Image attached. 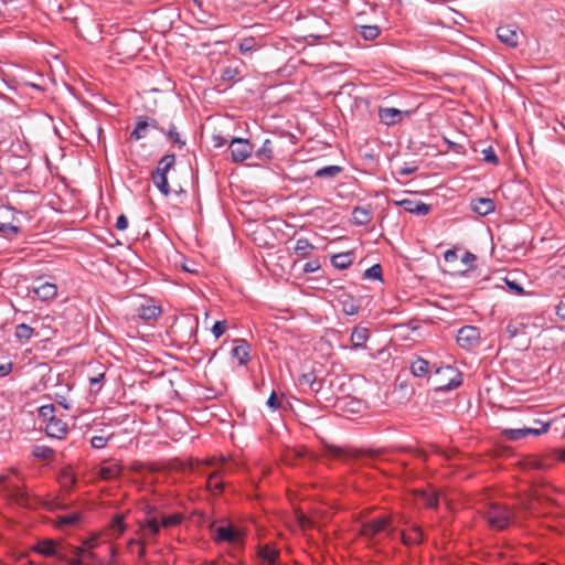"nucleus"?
I'll return each instance as SVG.
<instances>
[{"mask_svg":"<svg viewBox=\"0 0 565 565\" xmlns=\"http://www.w3.org/2000/svg\"><path fill=\"white\" fill-rule=\"evenodd\" d=\"M402 543L406 546L418 545L423 543L424 535L422 529L417 525H413L409 532L401 533Z\"/></svg>","mask_w":565,"mask_h":565,"instance_id":"aec40b11","label":"nucleus"},{"mask_svg":"<svg viewBox=\"0 0 565 565\" xmlns=\"http://www.w3.org/2000/svg\"><path fill=\"white\" fill-rule=\"evenodd\" d=\"M257 555L263 565H279L280 552L270 544L258 546Z\"/></svg>","mask_w":565,"mask_h":565,"instance_id":"ddd939ff","label":"nucleus"},{"mask_svg":"<svg viewBox=\"0 0 565 565\" xmlns=\"http://www.w3.org/2000/svg\"><path fill=\"white\" fill-rule=\"evenodd\" d=\"M111 530L114 533H117L118 535L122 534L126 530V524L124 520V515L116 514L111 521Z\"/></svg>","mask_w":565,"mask_h":565,"instance_id":"a19ab883","label":"nucleus"},{"mask_svg":"<svg viewBox=\"0 0 565 565\" xmlns=\"http://www.w3.org/2000/svg\"><path fill=\"white\" fill-rule=\"evenodd\" d=\"M395 203L402 206L406 212L415 215H426L431 210V206L429 204L411 199H404L401 201H396Z\"/></svg>","mask_w":565,"mask_h":565,"instance_id":"4468645a","label":"nucleus"},{"mask_svg":"<svg viewBox=\"0 0 565 565\" xmlns=\"http://www.w3.org/2000/svg\"><path fill=\"white\" fill-rule=\"evenodd\" d=\"M182 520H183L182 514L174 513V514H171L168 516H163L160 521V525H161V527H171V526L179 525L182 522Z\"/></svg>","mask_w":565,"mask_h":565,"instance_id":"e433bc0d","label":"nucleus"},{"mask_svg":"<svg viewBox=\"0 0 565 565\" xmlns=\"http://www.w3.org/2000/svg\"><path fill=\"white\" fill-rule=\"evenodd\" d=\"M79 521V515L77 513H72L67 515H63L60 518L58 523L61 525H75Z\"/></svg>","mask_w":565,"mask_h":565,"instance_id":"8fccbe9b","label":"nucleus"},{"mask_svg":"<svg viewBox=\"0 0 565 565\" xmlns=\"http://www.w3.org/2000/svg\"><path fill=\"white\" fill-rule=\"evenodd\" d=\"M353 263L352 253H339L332 256L331 264L338 269H347Z\"/></svg>","mask_w":565,"mask_h":565,"instance_id":"c756f323","label":"nucleus"},{"mask_svg":"<svg viewBox=\"0 0 565 565\" xmlns=\"http://www.w3.org/2000/svg\"><path fill=\"white\" fill-rule=\"evenodd\" d=\"M227 329L226 320L216 321L212 327V333L217 339L225 333Z\"/></svg>","mask_w":565,"mask_h":565,"instance_id":"09e8293b","label":"nucleus"},{"mask_svg":"<svg viewBox=\"0 0 565 565\" xmlns=\"http://www.w3.org/2000/svg\"><path fill=\"white\" fill-rule=\"evenodd\" d=\"M353 223L355 225H366L372 221V211L367 207L356 206L352 212Z\"/></svg>","mask_w":565,"mask_h":565,"instance_id":"393cba45","label":"nucleus"},{"mask_svg":"<svg viewBox=\"0 0 565 565\" xmlns=\"http://www.w3.org/2000/svg\"><path fill=\"white\" fill-rule=\"evenodd\" d=\"M480 331L473 326H463L457 333V342L463 349H472L478 345Z\"/></svg>","mask_w":565,"mask_h":565,"instance_id":"1a4fd4ad","label":"nucleus"},{"mask_svg":"<svg viewBox=\"0 0 565 565\" xmlns=\"http://www.w3.org/2000/svg\"><path fill=\"white\" fill-rule=\"evenodd\" d=\"M239 51L242 54H246L256 50L255 38H245L243 42L239 43Z\"/></svg>","mask_w":565,"mask_h":565,"instance_id":"49530a36","label":"nucleus"},{"mask_svg":"<svg viewBox=\"0 0 565 565\" xmlns=\"http://www.w3.org/2000/svg\"><path fill=\"white\" fill-rule=\"evenodd\" d=\"M534 424H540V427H523V428H508L502 431L508 440H520L527 436H541L548 431L551 423H544L541 419H534Z\"/></svg>","mask_w":565,"mask_h":565,"instance_id":"423d86ee","label":"nucleus"},{"mask_svg":"<svg viewBox=\"0 0 565 565\" xmlns=\"http://www.w3.org/2000/svg\"><path fill=\"white\" fill-rule=\"evenodd\" d=\"M482 154H483V161L486 163H490V164H493V166H497L499 163V158L495 154V151H494V149L491 146H489L486 149H483L482 150Z\"/></svg>","mask_w":565,"mask_h":565,"instance_id":"79ce46f5","label":"nucleus"},{"mask_svg":"<svg viewBox=\"0 0 565 565\" xmlns=\"http://www.w3.org/2000/svg\"><path fill=\"white\" fill-rule=\"evenodd\" d=\"M429 371V363L425 359L417 358L411 364V372L414 376L422 377Z\"/></svg>","mask_w":565,"mask_h":565,"instance_id":"473e14b6","label":"nucleus"},{"mask_svg":"<svg viewBox=\"0 0 565 565\" xmlns=\"http://www.w3.org/2000/svg\"><path fill=\"white\" fill-rule=\"evenodd\" d=\"M138 317L145 321L156 320L162 312L161 307L153 305V303H147L141 305L138 310Z\"/></svg>","mask_w":565,"mask_h":565,"instance_id":"412c9836","label":"nucleus"},{"mask_svg":"<svg viewBox=\"0 0 565 565\" xmlns=\"http://www.w3.org/2000/svg\"><path fill=\"white\" fill-rule=\"evenodd\" d=\"M362 35H380L381 29L377 25H363Z\"/></svg>","mask_w":565,"mask_h":565,"instance_id":"5fc2aeb1","label":"nucleus"},{"mask_svg":"<svg viewBox=\"0 0 565 565\" xmlns=\"http://www.w3.org/2000/svg\"><path fill=\"white\" fill-rule=\"evenodd\" d=\"M444 140L448 145L449 149H452L457 153L460 152V149L462 148V146H460L459 143L452 142V141L446 139V138H444Z\"/></svg>","mask_w":565,"mask_h":565,"instance_id":"338daca9","label":"nucleus"},{"mask_svg":"<svg viewBox=\"0 0 565 565\" xmlns=\"http://www.w3.org/2000/svg\"><path fill=\"white\" fill-rule=\"evenodd\" d=\"M505 281L510 290L514 291L516 295H523L524 290L518 282L509 280Z\"/></svg>","mask_w":565,"mask_h":565,"instance_id":"e2e57ef3","label":"nucleus"},{"mask_svg":"<svg viewBox=\"0 0 565 565\" xmlns=\"http://www.w3.org/2000/svg\"><path fill=\"white\" fill-rule=\"evenodd\" d=\"M148 128V116H138L136 118L135 128L130 132V139L140 140L147 137Z\"/></svg>","mask_w":565,"mask_h":565,"instance_id":"4be33fe9","label":"nucleus"},{"mask_svg":"<svg viewBox=\"0 0 565 565\" xmlns=\"http://www.w3.org/2000/svg\"><path fill=\"white\" fill-rule=\"evenodd\" d=\"M298 383L300 386L309 387L312 392H319L321 390V383L317 382L315 372L301 374L298 379Z\"/></svg>","mask_w":565,"mask_h":565,"instance_id":"c85d7f7f","label":"nucleus"},{"mask_svg":"<svg viewBox=\"0 0 565 565\" xmlns=\"http://www.w3.org/2000/svg\"><path fill=\"white\" fill-rule=\"evenodd\" d=\"M477 259L476 255L472 254L471 252H465L462 257H461V262L466 265V266H472V263Z\"/></svg>","mask_w":565,"mask_h":565,"instance_id":"4d7b16f0","label":"nucleus"},{"mask_svg":"<svg viewBox=\"0 0 565 565\" xmlns=\"http://www.w3.org/2000/svg\"><path fill=\"white\" fill-rule=\"evenodd\" d=\"M320 262L319 259H313L308 263H306L302 267V271L306 274L315 273L320 269Z\"/></svg>","mask_w":565,"mask_h":565,"instance_id":"864d4df0","label":"nucleus"},{"mask_svg":"<svg viewBox=\"0 0 565 565\" xmlns=\"http://www.w3.org/2000/svg\"><path fill=\"white\" fill-rule=\"evenodd\" d=\"M128 226V220L126 217V215L124 214H120L118 217H117V221H116V224H115V227L118 230V231H125Z\"/></svg>","mask_w":565,"mask_h":565,"instance_id":"6e6d98bb","label":"nucleus"},{"mask_svg":"<svg viewBox=\"0 0 565 565\" xmlns=\"http://www.w3.org/2000/svg\"><path fill=\"white\" fill-rule=\"evenodd\" d=\"M328 450L330 455L334 458H342L347 454V451L343 448L337 446H330Z\"/></svg>","mask_w":565,"mask_h":565,"instance_id":"13d9d810","label":"nucleus"},{"mask_svg":"<svg viewBox=\"0 0 565 565\" xmlns=\"http://www.w3.org/2000/svg\"><path fill=\"white\" fill-rule=\"evenodd\" d=\"M175 164V154L168 153L164 154L158 162L156 170L151 173V180L158 190L163 195L170 194V185L168 182L167 173L174 167Z\"/></svg>","mask_w":565,"mask_h":565,"instance_id":"20e7f679","label":"nucleus"},{"mask_svg":"<svg viewBox=\"0 0 565 565\" xmlns=\"http://www.w3.org/2000/svg\"><path fill=\"white\" fill-rule=\"evenodd\" d=\"M483 516L492 529L501 531L510 525L513 518V512L507 505L500 503H490L486 508Z\"/></svg>","mask_w":565,"mask_h":565,"instance_id":"7ed1b4c3","label":"nucleus"},{"mask_svg":"<svg viewBox=\"0 0 565 565\" xmlns=\"http://www.w3.org/2000/svg\"><path fill=\"white\" fill-rule=\"evenodd\" d=\"M67 433V424L57 417L46 423L45 434L51 438L63 439Z\"/></svg>","mask_w":565,"mask_h":565,"instance_id":"dca6fc26","label":"nucleus"},{"mask_svg":"<svg viewBox=\"0 0 565 565\" xmlns=\"http://www.w3.org/2000/svg\"><path fill=\"white\" fill-rule=\"evenodd\" d=\"M32 455L36 459L51 460L53 459L54 450L49 446L35 445L32 449Z\"/></svg>","mask_w":565,"mask_h":565,"instance_id":"72a5a7b5","label":"nucleus"},{"mask_svg":"<svg viewBox=\"0 0 565 565\" xmlns=\"http://www.w3.org/2000/svg\"><path fill=\"white\" fill-rule=\"evenodd\" d=\"M364 278L373 279V280H382L383 279V271L380 264H375L367 268L364 274Z\"/></svg>","mask_w":565,"mask_h":565,"instance_id":"4c0bfd02","label":"nucleus"},{"mask_svg":"<svg viewBox=\"0 0 565 565\" xmlns=\"http://www.w3.org/2000/svg\"><path fill=\"white\" fill-rule=\"evenodd\" d=\"M1 232H12L17 234L19 232V227L12 224H0Z\"/></svg>","mask_w":565,"mask_h":565,"instance_id":"69168bd1","label":"nucleus"},{"mask_svg":"<svg viewBox=\"0 0 565 565\" xmlns=\"http://www.w3.org/2000/svg\"><path fill=\"white\" fill-rule=\"evenodd\" d=\"M520 31L519 26L516 24H508L505 26H499L497 29V35H507L508 32L509 35L514 36L518 35V32Z\"/></svg>","mask_w":565,"mask_h":565,"instance_id":"de8ad7c7","label":"nucleus"},{"mask_svg":"<svg viewBox=\"0 0 565 565\" xmlns=\"http://www.w3.org/2000/svg\"><path fill=\"white\" fill-rule=\"evenodd\" d=\"M267 406L273 409V411H277L280 408L281 406V402L280 399L278 398L277 394L275 391L271 392V394L269 395L268 399H267Z\"/></svg>","mask_w":565,"mask_h":565,"instance_id":"603ef678","label":"nucleus"},{"mask_svg":"<svg viewBox=\"0 0 565 565\" xmlns=\"http://www.w3.org/2000/svg\"><path fill=\"white\" fill-rule=\"evenodd\" d=\"M556 315L559 319L565 321V298L556 306Z\"/></svg>","mask_w":565,"mask_h":565,"instance_id":"680f3d73","label":"nucleus"},{"mask_svg":"<svg viewBox=\"0 0 565 565\" xmlns=\"http://www.w3.org/2000/svg\"><path fill=\"white\" fill-rule=\"evenodd\" d=\"M274 149L273 142L269 139H266L262 147L255 151V158L259 160L257 164L267 163L273 159Z\"/></svg>","mask_w":565,"mask_h":565,"instance_id":"5701e85b","label":"nucleus"},{"mask_svg":"<svg viewBox=\"0 0 565 565\" xmlns=\"http://www.w3.org/2000/svg\"><path fill=\"white\" fill-rule=\"evenodd\" d=\"M34 334V329L26 323L18 324L14 330V335L20 342H28Z\"/></svg>","mask_w":565,"mask_h":565,"instance_id":"2f4dec72","label":"nucleus"},{"mask_svg":"<svg viewBox=\"0 0 565 565\" xmlns=\"http://www.w3.org/2000/svg\"><path fill=\"white\" fill-rule=\"evenodd\" d=\"M417 498L429 509H437L439 505V494L436 491H418Z\"/></svg>","mask_w":565,"mask_h":565,"instance_id":"bb28decb","label":"nucleus"},{"mask_svg":"<svg viewBox=\"0 0 565 565\" xmlns=\"http://www.w3.org/2000/svg\"><path fill=\"white\" fill-rule=\"evenodd\" d=\"M232 161L235 163L244 162L250 158L254 152V146L248 139L233 138L228 146Z\"/></svg>","mask_w":565,"mask_h":565,"instance_id":"6e6552de","label":"nucleus"},{"mask_svg":"<svg viewBox=\"0 0 565 565\" xmlns=\"http://www.w3.org/2000/svg\"><path fill=\"white\" fill-rule=\"evenodd\" d=\"M39 415L44 420L51 422L56 418L55 416V406L53 404L43 405L39 409Z\"/></svg>","mask_w":565,"mask_h":565,"instance_id":"ea45409f","label":"nucleus"},{"mask_svg":"<svg viewBox=\"0 0 565 565\" xmlns=\"http://www.w3.org/2000/svg\"><path fill=\"white\" fill-rule=\"evenodd\" d=\"M110 437H111V435H109V436H104V435L93 436L90 439V445L95 449H103L106 447Z\"/></svg>","mask_w":565,"mask_h":565,"instance_id":"c03bdc74","label":"nucleus"},{"mask_svg":"<svg viewBox=\"0 0 565 565\" xmlns=\"http://www.w3.org/2000/svg\"><path fill=\"white\" fill-rule=\"evenodd\" d=\"M471 210L480 216H487L495 210L494 201L489 198H479L470 203Z\"/></svg>","mask_w":565,"mask_h":565,"instance_id":"a211bd4d","label":"nucleus"},{"mask_svg":"<svg viewBox=\"0 0 565 565\" xmlns=\"http://www.w3.org/2000/svg\"><path fill=\"white\" fill-rule=\"evenodd\" d=\"M161 525L157 516L146 518L139 522V532L143 539H154L160 532Z\"/></svg>","mask_w":565,"mask_h":565,"instance_id":"f3484780","label":"nucleus"},{"mask_svg":"<svg viewBox=\"0 0 565 565\" xmlns=\"http://www.w3.org/2000/svg\"><path fill=\"white\" fill-rule=\"evenodd\" d=\"M34 551L46 557L57 556L56 542L49 539L40 541Z\"/></svg>","mask_w":565,"mask_h":565,"instance_id":"a878e982","label":"nucleus"},{"mask_svg":"<svg viewBox=\"0 0 565 565\" xmlns=\"http://www.w3.org/2000/svg\"><path fill=\"white\" fill-rule=\"evenodd\" d=\"M12 370V364H2L0 365V376H7Z\"/></svg>","mask_w":565,"mask_h":565,"instance_id":"774afa93","label":"nucleus"},{"mask_svg":"<svg viewBox=\"0 0 565 565\" xmlns=\"http://www.w3.org/2000/svg\"><path fill=\"white\" fill-rule=\"evenodd\" d=\"M231 355L237 360L238 365H246L250 360V345L245 339H234Z\"/></svg>","mask_w":565,"mask_h":565,"instance_id":"f8f14e48","label":"nucleus"},{"mask_svg":"<svg viewBox=\"0 0 565 565\" xmlns=\"http://www.w3.org/2000/svg\"><path fill=\"white\" fill-rule=\"evenodd\" d=\"M342 171V168L340 166H328L323 167L315 172L316 178H329L334 179L337 175L340 174Z\"/></svg>","mask_w":565,"mask_h":565,"instance_id":"f704fd0d","label":"nucleus"},{"mask_svg":"<svg viewBox=\"0 0 565 565\" xmlns=\"http://www.w3.org/2000/svg\"><path fill=\"white\" fill-rule=\"evenodd\" d=\"M359 305L351 298L343 301V312L348 316H354L359 312Z\"/></svg>","mask_w":565,"mask_h":565,"instance_id":"a18cd8bd","label":"nucleus"},{"mask_svg":"<svg viewBox=\"0 0 565 565\" xmlns=\"http://www.w3.org/2000/svg\"><path fill=\"white\" fill-rule=\"evenodd\" d=\"M148 128L159 130L160 132H166V129L160 127L158 120L152 117H148Z\"/></svg>","mask_w":565,"mask_h":565,"instance_id":"0e129e2a","label":"nucleus"},{"mask_svg":"<svg viewBox=\"0 0 565 565\" xmlns=\"http://www.w3.org/2000/svg\"><path fill=\"white\" fill-rule=\"evenodd\" d=\"M32 291L40 300L49 301L56 297L57 286L53 282L44 281L42 278H39L35 280Z\"/></svg>","mask_w":565,"mask_h":565,"instance_id":"9b49d317","label":"nucleus"},{"mask_svg":"<svg viewBox=\"0 0 565 565\" xmlns=\"http://www.w3.org/2000/svg\"><path fill=\"white\" fill-rule=\"evenodd\" d=\"M221 465L214 470L206 480V488L213 494L218 495L225 489L223 478L232 471V465L224 458L220 459Z\"/></svg>","mask_w":565,"mask_h":565,"instance_id":"39448f33","label":"nucleus"},{"mask_svg":"<svg viewBox=\"0 0 565 565\" xmlns=\"http://www.w3.org/2000/svg\"><path fill=\"white\" fill-rule=\"evenodd\" d=\"M458 258V254H457V249L454 248V249H448L445 252L444 254V259L445 262L447 263H452V262H456Z\"/></svg>","mask_w":565,"mask_h":565,"instance_id":"bf43d9fd","label":"nucleus"},{"mask_svg":"<svg viewBox=\"0 0 565 565\" xmlns=\"http://www.w3.org/2000/svg\"><path fill=\"white\" fill-rule=\"evenodd\" d=\"M96 545V539H93L90 541H86L84 543V545L82 547H85V553H84V556H83V559L84 562L89 559V561H95L96 559V554L92 551V548H94Z\"/></svg>","mask_w":565,"mask_h":565,"instance_id":"37998d69","label":"nucleus"},{"mask_svg":"<svg viewBox=\"0 0 565 565\" xmlns=\"http://www.w3.org/2000/svg\"><path fill=\"white\" fill-rule=\"evenodd\" d=\"M121 471V466L118 463H111L108 466H102L98 470V476L104 480H113L119 477Z\"/></svg>","mask_w":565,"mask_h":565,"instance_id":"cd10ccee","label":"nucleus"},{"mask_svg":"<svg viewBox=\"0 0 565 565\" xmlns=\"http://www.w3.org/2000/svg\"><path fill=\"white\" fill-rule=\"evenodd\" d=\"M198 319L196 318H184L181 322L175 323L172 327V333L174 335H180L183 340V344L193 345L198 342L196 332H198Z\"/></svg>","mask_w":565,"mask_h":565,"instance_id":"0eeeda50","label":"nucleus"},{"mask_svg":"<svg viewBox=\"0 0 565 565\" xmlns=\"http://www.w3.org/2000/svg\"><path fill=\"white\" fill-rule=\"evenodd\" d=\"M214 541L216 543L227 542L236 544L243 541L242 532L233 525H222L216 527Z\"/></svg>","mask_w":565,"mask_h":565,"instance_id":"9d476101","label":"nucleus"},{"mask_svg":"<svg viewBox=\"0 0 565 565\" xmlns=\"http://www.w3.org/2000/svg\"><path fill=\"white\" fill-rule=\"evenodd\" d=\"M241 75V70L238 66H226L223 68L221 78L224 82L235 81Z\"/></svg>","mask_w":565,"mask_h":565,"instance_id":"c9c22d12","label":"nucleus"},{"mask_svg":"<svg viewBox=\"0 0 565 565\" xmlns=\"http://www.w3.org/2000/svg\"><path fill=\"white\" fill-rule=\"evenodd\" d=\"M502 43L509 47L515 49L519 46L518 38H499Z\"/></svg>","mask_w":565,"mask_h":565,"instance_id":"052dcab7","label":"nucleus"},{"mask_svg":"<svg viewBox=\"0 0 565 565\" xmlns=\"http://www.w3.org/2000/svg\"><path fill=\"white\" fill-rule=\"evenodd\" d=\"M313 249L315 246L307 238L297 239L296 245L294 247L295 253L301 258L309 257Z\"/></svg>","mask_w":565,"mask_h":565,"instance_id":"7c9ffc66","label":"nucleus"},{"mask_svg":"<svg viewBox=\"0 0 565 565\" xmlns=\"http://www.w3.org/2000/svg\"><path fill=\"white\" fill-rule=\"evenodd\" d=\"M370 338V330L365 327H354L350 337L353 349L365 348V343Z\"/></svg>","mask_w":565,"mask_h":565,"instance_id":"6ab92c4d","label":"nucleus"},{"mask_svg":"<svg viewBox=\"0 0 565 565\" xmlns=\"http://www.w3.org/2000/svg\"><path fill=\"white\" fill-rule=\"evenodd\" d=\"M85 547H76L75 550V557L71 558L68 561V565H84V556Z\"/></svg>","mask_w":565,"mask_h":565,"instance_id":"3c124183","label":"nucleus"},{"mask_svg":"<svg viewBox=\"0 0 565 565\" xmlns=\"http://www.w3.org/2000/svg\"><path fill=\"white\" fill-rule=\"evenodd\" d=\"M359 533L369 543L377 544L381 534L391 536L394 533L392 518L390 515H383L365 521L362 523Z\"/></svg>","mask_w":565,"mask_h":565,"instance_id":"f03ea898","label":"nucleus"},{"mask_svg":"<svg viewBox=\"0 0 565 565\" xmlns=\"http://www.w3.org/2000/svg\"><path fill=\"white\" fill-rule=\"evenodd\" d=\"M526 328L527 324L523 322V318L510 320L505 326V333L509 335L510 339L515 338L520 334H525Z\"/></svg>","mask_w":565,"mask_h":565,"instance_id":"b1692460","label":"nucleus"},{"mask_svg":"<svg viewBox=\"0 0 565 565\" xmlns=\"http://www.w3.org/2000/svg\"><path fill=\"white\" fill-rule=\"evenodd\" d=\"M405 115H408V111H402L393 107L380 108L379 110L380 120L386 126L401 122Z\"/></svg>","mask_w":565,"mask_h":565,"instance_id":"2eb2a0df","label":"nucleus"},{"mask_svg":"<svg viewBox=\"0 0 565 565\" xmlns=\"http://www.w3.org/2000/svg\"><path fill=\"white\" fill-rule=\"evenodd\" d=\"M163 134L167 135L169 140L177 143L180 148L185 146V140L181 139L180 134L177 131V128L174 125L171 124L169 126V128L166 130V132H163Z\"/></svg>","mask_w":565,"mask_h":565,"instance_id":"58836bf2","label":"nucleus"},{"mask_svg":"<svg viewBox=\"0 0 565 565\" xmlns=\"http://www.w3.org/2000/svg\"><path fill=\"white\" fill-rule=\"evenodd\" d=\"M429 382L436 392H447L461 385L462 374L452 365L439 366L429 377Z\"/></svg>","mask_w":565,"mask_h":565,"instance_id":"f257e3e1","label":"nucleus"}]
</instances>
